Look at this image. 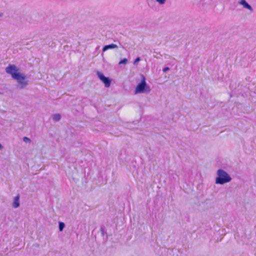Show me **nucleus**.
<instances>
[{
    "label": "nucleus",
    "mask_w": 256,
    "mask_h": 256,
    "mask_svg": "<svg viewBox=\"0 0 256 256\" xmlns=\"http://www.w3.org/2000/svg\"><path fill=\"white\" fill-rule=\"evenodd\" d=\"M141 60V58L140 57L138 56L134 60L133 62V64L134 65H136Z\"/></svg>",
    "instance_id": "nucleus-15"
},
{
    "label": "nucleus",
    "mask_w": 256,
    "mask_h": 256,
    "mask_svg": "<svg viewBox=\"0 0 256 256\" xmlns=\"http://www.w3.org/2000/svg\"><path fill=\"white\" fill-rule=\"evenodd\" d=\"M100 233H101V236H102L104 237L105 235L106 236V239L104 238V240L105 241H107L108 240V235L107 234V232H106V230L105 228V226H104V225H102L100 226Z\"/></svg>",
    "instance_id": "nucleus-10"
},
{
    "label": "nucleus",
    "mask_w": 256,
    "mask_h": 256,
    "mask_svg": "<svg viewBox=\"0 0 256 256\" xmlns=\"http://www.w3.org/2000/svg\"><path fill=\"white\" fill-rule=\"evenodd\" d=\"M4 148V146L0 142V150H2Z\"/></svg>",
    "instance_id": "nucleus-19"
},
{
    "label": "nucleus",
    "mask_w": 256,
    "mask_h": 256,
    "mask_svg": "<svg viewBox=\"0 0 256 256\" xmlns=\"http://www.w3.org/2000/svg\"><path fill=\"white\" fill-rule=\"evenodd\" d=\"M232 180L230 176L224 170L220 168L216 172L215 183L222 185L230 182Z\"/></svg>",
    "instance_id": "nucleus-2"
},
{
    "label": "nucleus",
    "mask_w": 256,
    "mask_h": 256,
    "mask_svg": "<svg viewBox=\"0 0 256 256\" xmlns=\"http://www.w3.org/2000/svg\"><path fill=\"white\" fill-rule=\"evenodd\" d=\"M140 76L141 80L136 87L134 94H148L150 92L151 89L146 82V76L143 74H140Z\"/></svg>",
    "instance_id": "nucleus-3"
},
{
    "label": "nucleus",
    "mask_w": 256,
    "mask_h": 256,
    "mask_svg": "<svg viewBox=\"0 0 256 256\" xmlns=\"http://www.w3.org/2000/svg\"><path fill=\"white\" fill-rule=\"evenodd\" d=\"M52 119L55 122H58L61 119V115L60 114H54L52 116Z\"/></svg>",
    "instance_id": "nucleus-12"
},
{
    "label": "nucleus",
    "mask_w": 256,
    "mask_h": 256,
    "mask_svg": "<svg viewBox=\"0 0 256 256\" xmlns=\"http://www.w3.org/2000/svg\"><path fill=\"white\" fill-rule=\"evenodd\" d=\"M112 81V80L110 78L105 76L102 82L104 84L105 87L108 88L111 84Z\"/></svg>",
    "instance_id": "nucleus-9"
},
{
    "label": "nucleus",
    "mask_w": 256,
    "mask_h": 256,
    "mask_svg": "<svg viewBox=\"0 0 256 256\" xmlns=\"http://www.w3.org/2000/svg\"><path fill=\"white\" fill-rule=\"evenodd\" d=\"M166 0H156V2L160 4H164L166 2Z\"/></svg>",
    "instance_id": "nucleus-17"
},
{
    "label": "nucleus",
    "mask_w": 256,
    "mask_h": 256,
    "mask_svg": "<svg viewBox=\"0 0 256 256\" xmlns=\"http://www.w3.org/2000/svg\"><path fill=\"white\" fill-rule=\"evenodd\" d=\"M4 16L3 13L0 12V17H2Z\"/></svg>",
    "instance_id": "nucleus-20"
},
{
    "label": "nucleus",
    "mask_w": 256,
    "mask_h": 256,
    "mask_svg": "<svg viewBox=\"0 0 256 256\" xmlns=\"http://www.w3.org/2000/svg\"><path fill=\"white\" fill-rule=\"evenodd\" d=\"M65 224L64 222H58V229L60 232L63 231L64 228H65Z\"/></svg>",
    "instance_id": "nucleus-13"
},
{
    "label": "nucleus",
    "mask_w": 256,
    "mask_h": 256,
    "mask_svg": "<svg viewBox=\"0 0 256 256\" xmlns=\"http://www.w3.org/2000/svg\"><path fill=\"white\" fill-rule=\"evenodd\" d=\"M6 72L10 74L12 78L18 82L16 88L18 90L23 89L28 84V81L24 74L19 72V68L14 64H9L6 68Z\"/></svg>",
    "instance_id": "nucleus-1"
},
{
    "label": "nucleus",
    "mask_w": 256,
    "mask_h": 256,
    "mask_svg": "<svg viewBox=\"0 0 256 256\" xmlns=\"http://www.w3.org/2000/svg\"><path fill=\"white\" fill-rule=\"evenodd\" d=\"M20 196L19 194H18L16 196L13 200L12 202V207L16 208L20 206Z\"/></svg>",
    "instance_id": "nucleus-7"
},
{
    "label": "nucleus",
    "mask_w": 256,
    "mask_h": 256,
    "mask_svg": "<svg viewBox=\"0 0 256 256\" xmlns=\"http://www.w3.org/2000/svg\"><path fill=\"white\" fill-rule=\"evenodd\" d=\"M169 250L165 247L160 248L156 252V254L159 256H168L167 253Z\"/></svg>",
    "instance_id": "nucleus-5"
},
{
    "label": "nucleus",
    "mask_w": 256,
    "mask_h": 256,
    "mask_svg": "<svg viewBox=\"0 0 256 256\" xmlns=\"http://www.w3.org/2000/svg\"><path fill=\"white\" fill-rule=\"evenodd\" d=\"M118 48V46L116 44H107V45L104 46V47L102 48V51L104 52L108 50L114 49V48Z\"/></svg>",
    "instance_id": "nucleus-8"
},
{
    "label": "nucleus",
    "mask_w": 256,
    "mask_h": 256,
    "mask_svg": "<svg viewBox=\"0 0 256 256\" xmlns=\"http://www.w3.org/2000/svg\"><path fill=\"white\" fill-rule=\"evenodd\" d=\"M128 59L126 58H124L122 59L118 62L119 64H126L128 63Z\"/></svg>",
    "instance_id": "nucleus-14"
},
{
    "label": "nucleus",
    "mask_w": 256,
    "mask_h": 256,
    "mask_svg": "<svg viewBox=\"0 0 256 256\" xmlns=\"http://www.w3.org/2000/svg\"><path fill=\"white\" fill-rule=\"evenodd\" d=\"M170 68L168 66H166L162 69V71L164 72H166L170 70Z\"/></svg>",
    "instance_id": "nucleus-18"
},
{
    "label": "nucleus",
    "mask_w": 256,
    "mask_h": 256,
    "mask_svg": "<svg viewBox=\"0 0 256 256\" xmlns=\"http://www.w3.org/2000/svg\"><path fill=\"white\" fill-rule=\"evenodd\" d=\"M96 76H97L98 78H99L101 81H102V80H103V79L104 78V77L106 76L104 75V74L102 72H100V71H99V70H97V71L96 72Z\"/></svg>",
    "instance_id": "nucleus-11"
},
{
    "label": "nucleus",
    "mask_w": 256,
    "mask_h": 256,
    "mask_svg": "<svg viewBox=\"0 0 256 256\" xmlns=\"http://www.w3.org/2000/svg\"><path fill=\"white\" fill-rule=\"evenodd\" d=\"M132 124H136V122H135V121H133V122H132Z\"/></svg>",
    "instance_id": "nucleus-21"
},
{
    "label": "nucleus",
    "mask_w": 256,
    "mask_h": 256,
    "mask_svg": "<svg viewBox=\"0 0 256 256\" xmlns=\"http://www.w3.org/2000/svg\"><path fill=\"white\" fill-rule=\"evenodd\" d=\"M23 141L26 143H30V142L31 140L30 138H28L26 136H24L23 138Z\"/></svg>",
    "instance_id": "nucleus-16"
},
{
    "label": "nucleus",
    "mask_w": 256,
    "mask_h": 256,
    "mask_svg": "<svg viewBox=\"0 0 256 256\" xmlns=\"http://www.w3.org/2000/svg\"><path fill=\"white\" fill-rule=\"evenodd\" d=\"M238 4L242 6L244 8L250 10L251 12L253 11L252 6L246 0H240Z\"/></svg>",
    "instance_id": "nucleus-6"
},
{
    "label": "nucleus",
    "mask_w": 256,
    "mask_h": 256,
    "mask_svg": "<svg viewBox=\"0 0 256 256\" xmlns=\"http://www.w3.org/2000/svg\"><path fill=\"white\" fill-rule=\"evenodd\" d=\"M212 0H200L199 2L198 6L200 8H204L211 4Z\"/></svg>",
    "instance_id": "nucleus-4"
}]
</instances>
